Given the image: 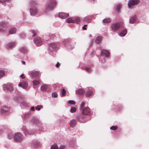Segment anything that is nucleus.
<instances>
[{
  "instance_id": "nucleus-1",
  "label": "nucleus",
  "mask_w": 149,
  "mask_h": 149,
  "mask_svg": "<svg viewBox=\"0 0 149 149\" xmlns=\"http://www.w3.org/2000/svg\"><path fill=\"white\" fill-rule=\"evenodd\" d=\"M57 45L55 43L50 44L48 45V50L49 54L54 56L56 54V50L57 49Z\"/></svg>"
},
{
  "instance_id": "nucleus-2",
  "label": "nucleus",
  "mask_w": 149,
  "mask_h": 149,
  "mask_svg": "<svg viewBox=\"0 0 149 149\" xmlns=\"http://www.w3.org/2000/svg\"><path fill=\"white\" fill-rule=\"evenodd\" d=\"M41 11H42V10H38L37 8L35 6L32 7L30 10V14L31 15H34L37 14L40 15H42L44 12L43 11L41 12Z\"/></svg>"
},
{
  "instance_id": "nucleus-3",
  "label": "nucleus",
  "mask_w": 149,
  "mask_h": 149,
  "mask_svg": "<svg viewBox=\"0 0 149 149\" xmlns=\"http://www.w3.org/2000/svg\"><path fill=\"white\" fill-rule=\"evenodd\" d=\"M123 27L122 23L116 22L112 24L111 25V28L113 31H118L119 29Z\"/></svg>"
},
{
  "instance_id": "nucleus-4",
  "label": "nucleus",
  "mask_w": 149,
  "mask_h": 149,
  "mask_svg": "<svg viewBox=\"0 0 149 149\" xmlns=\"http://www.w3.org/2000/svg\"><path fill=\"white\" fill-rule=\"evenodd\" d=\"M49 3L47 7L46 8V10H52L55 6L56 2L55 0H48Z\"/></svg>"
},
{
  "instance_id": "nucleus-5",
  "label": "nucleus",
  "mask_w": 149,
  "mask_h": 149,
  "mask_svg": "<svg viewBox=\"0 0 149 149\" xmlns=\"http://www.w3.org/2000/svg\"><path fill=\"white\" fill-rule=\"evenodd\" d=\"M86 118V116L85 115H80L76 117L78 122L80 123L86 122L88 120H86L85 119Z\"/></svg>"
},
{
  "instance_id": "nucleus-6",
  "label": "nucleus",
  "mask_w": 149,
  "mask_h": 149,
  "mask_svg": "<svg viewBox=\"0 0 149 149\" xmlns=\"http://www.w3.org/2000/svg\"><path fill=\"white\" fill-rule=\"evenodd\" d=\"M80 19L78 17L72 18L70 17L67 19V22L68 23H77L79 22Z\"/></svg>"
},
{
  "instance_id": "nucleus-7",
  "label": "nucleus",
  "mask_w": 149,
  "mask_h": 149,
  "mask_svg": "<svg viewBox=\"0 0 149 149\" xmlns=\"http://www.w3.org/2000/svg\"><path fill=\"white\" fill-rule=\"evenodd\" d=\"M3 88L4 90L11 91L13 90V88L12 84H7L3 85Z\"/></svg>"
},
{
  "instance_id": "nucleus-8",
  "label": "nucleus",
  "mask_w": 149,
  "mask_h": 149,
  "mask_svg": "<svg viewBox=\"0 0 149 149\" xmlns=\"http://www.w3.org/2000/svg\"><path fill=\"white\" fill-rule=\"evenodd\" d=\"M34 42L37 46H39L42 45V41L40 37H38L34 38Z\"/></svg>"
},
{
  "instance_id": "nucleus-9",
  "label": "nucleus",
  "mask_w": 149,
  "mask_h": 149,
  "mask_svg": "<svg viewBox=\"0 0 149 149\" xmlns=\"http://www.w3.org/2000/svg\"><path fill=\"white\" fill-rule=\"evenodd\" d=\"M139 0H130L128 1V5L129 7L132 6L137 5L139 3Z\"/></svg>"
},
{
  "instance_id": "nucleus-10",
  "label": "nucleus",
  "mask_w": 149,
  "mask_h": 149,
  "mask_svg": "<svg viewBox=\"0 0 149 149\" xmlns=\"http://www.w3.org/2000/svg\"><path fill=\"white\" fill-rule=\"evenodd\" d=\"M7 26V24L4 22L0 23V32L1 33L4 32L6 31V27Z\"/></svg>"
},
{
  "instance_id": "nucleus-11",
  "label": "nucleus",
  "mask_w": 149,
  "mask_h": 149,
  "mask_svg": "<svg viewBox=\"0 0 149 149\" xmlns=\"http://www.w3.org/2000/svg\"><path fill=\"white\" fill-rule=\"evenodd\" d=\"M14 139L15 141L18 142H21L23 140L21 135L19 133H17L15 135Z\"/></svg>"
},
{
  "instance_id": "nucleus-12",
  "label": "nucleus",
  "mask_w": 149,
  "mask_h": 149,
  "mask_svg": "<svg viewBox=\"0 0 149 149\" xmlns=\"http://www.w3.org/2000/svg\"><path fill=\"white\" fill-rule=\"evenodd\" d=\"M40 74L39 72L36 71H31L29 72V74L30 77H36L39 76Z\"/></svg>"
},
{
  "instance_id": "nucleus-13",
  "label": "nucleus",
  "mask_w": 149,
  "mask_h": 149,
  "mask_svg": "<svg viewBox=\"0 0 149 149\" xmlns=\"http://www.w3.org/2000/svg\"><path fill=\"white\" fill-rule=\"evenodd\" d=\"M19 87H21L23 88L26 89L28 86V84L26 81H23L18 84Z\"/></svg>"
},
{
  "instance_id": "nucleus-14",
  "label": "nucleus",
  "mask_w": 149,
  "mask_h": 149,
  "mask_svg": "<svg viewBox=\"0 0 149 149\" xmlns=\"http://www.w3.org/2000/svg\"><path fill=\"white\" fill-rule=\"evenodd\" d=\"M40 144V142L38 141L35 140L32 141L31 146L32 148H37L39 146Z\"/></svg>"
},
{
  "instance_id": "nucleus-15",
  "label": "nucleus",
  "mask_w": 149,
  "mask_h": 149,
  "mask_svg": "<svg viewBox=\"0 0 149 149\" xmlns=\"http://www.w3.org/2000/svg\"><path fill=\"white\" fill-rule=\"evenodd\" d=\"M8 108L6 107H2L0 111V114H6L8 112Z\"/></svg>"
},
{
  "instance_id": "nucleus-16",
  "label": "nucleus",
  "mask_w": 149,
  "mask_h": 149,
  "mask_svg": "<svg viewBox=\"0 0 149 149\" xmlns=\"http://www.w3.org/2000/svg\"><path fill=\"white\" fill-rule=\"evenodd\" d=\"M31 122L36 125L39 124L40 122L39 120L36 117H33L31 120Z\"/></svg>"
},
{
  "instance_id": "nucleus-17",
  "label": "nucleus",
  "mask_w": 149,
  "mask_h": 149,
  "mask_svg": "<svg viewBox=\"0 0 149 149\" xmlns=\"http://www.w3.org/2000/svg\"><path fill=\"white\" fill-rule=\"evenodd\" d=\"M16 45L15 42H12L7 43L6 45V47L7 49H10L14 47Z\"/></svg>"
},
{
  "instance_id": "nucleus-18",
  "label": "nucleus",
  "mask_w": 149,
  "mask_h": 149,
  "mask_svg": "<svg viewBox=\"0 0 149 149\" xmlns=\"http://www.w3.org/2000/svg\"><path fill=\"white\" fill-rule=\"evenodd\" d=\"M22 131L25 135L28 134L29 135H31L33 134L34 133V132L33 130H31L28 132L27 131L26 129L24 128H23Z\"/></svg>"
},
{
  "instance_id": "nucleus-19",
  "label": "nucleus",
  "mask_w": 149,
  "mask_h": 149,
  "mask_svg": "<svg viewBox=\"0 0 149 149\" xmlns=\"http://www.w3.org/2000/svg\"><path fill=\"white\" fill-rule=\"evenodd\" d=\"M90 109L88 107H86L84 108L82 111V113L83 115H87L90 113Z\"/></svg>"
},
{
  "instance_id": "nucleus-20",
  "label": "nucleus",
  "mask_w": 149,
  "mask_h": 149,
  "mask_svg": "<svg viewBox=\"0 0 149 149\" xmlns=\"http://www.w3.org/2000/svg\"><path fill=\"white\" fill-rule=\"evenodd\" d=\"M69 16V14L68 13H59L58 16L59 17L62 18V19H65L66 18Z\"/></svg>"
},
{
  "instance_id": "nucleus-21",
  "label": "nucleus",
  "mask_w": 149,
  "mask_h": 149,
  "mask_svg": "<svg viewBox=\"0 0 149 149\" xmlns=\"http://www.w3.org/2000/svg\"><path fill=\"white\" fill-rule=\"evenodd\" d=\"M127 33V31L126 29H124L122 30L121 31L120 33H118V35L121 36H124Z\"/></svg>"
},
{
  "instance_id": "nucleus-22",
  "label": "nucleus",
  "mask_w": 149,
  "mask_h": 149,
  "mask_svg": "<svg viewBox=\"0 0 149 149\" xmlns=\"http://www.w3.org/2000/svg\"><path fill=\"white\" fill-rule=\"evenodd\" d=\"M93 91L91 88L88 89L87 92L86 93V95L87 97H89L92 95Z\"/></svg>"
},
{
  "instance_id": "nucleus-23",
  "label": "nucleus",
  "mask_w": 149,
  "mask_h": 149,
  "mask_svg": "<svg viewBox=\"0 0 149 149\" xmlns=\"http://www.w3.org/2000/svg\"><path fill=\"white\" fill-rule=\"evenodd\" d=\"M101 55L104 54L105 56L108 57L109 54V52L107 50L103 49L101 52Z\"/></svg>"
},
{
  "instance_id": "nucleus-24",
  "label": "nucleus",
  "mask_w": 149,
  "mask_h": 149,
  "mask_svg": "<svg viewBox=\"0 0 149 149\" xmlns=\"http://www.w3.org/2000/svg\"><path fill=\"white\" fill-rule=\"evenodd\" d=\"M136 15H134L131 17L130 19L129 22L130 24H132L134 23L136 21Z\"/></svg>"
},
{
  "instance_id": "nucleus-25",
  "label": "nucleus",
  "mask_w": 149,
  "mask_h": 149,
  "mask_svg": "<svg viewBox=\"0 0 149 149\" xmlns=\"http://www.w3.org/2000/svg\"><path fill=\"white\" fill-rule=\"evenodd\" d=\"M75 92L77 94L81 95L84 92V91L82 89L79 88L77 90H76Z\"/></svg>"
},
{
  "instance_id": "nucleus-26",
  "label": "nucleus",
  "mask_w": 149,
  "mask_h": 149,
  "mask_svg": "<svg viewBox=\"0 0 149 149\" xmlns=\"http://www.w3.org/2000/svg\"><path fill=\"white\" fill-rule=\"evenodd\" d=\"M19 50L20 52L24 54H26L27 52L26 48L24 47H20L19 49Z\"/></svg>"
},
{
  "instance_id": "nucleus-27",
  "label": "nucleus",
  "mask_w": 149,
  "mask_h": 149,
  "mask_svg": "<svg viewBox=\"0 0 149 149\" xmlns=\"http://www.w3.org/2000/svg\"><path fill=\"white\" fill-rule=\"evenodd\" d=\"M77 124V121L75 120H71L70 122V124L71 127H74Z\"/></svg>"
},
{
  "instance_id": "nucleus-28",
  "label": "nucleus",
  "mask_w": 149,
  "mask_h": 149,
  "mask_svg": "<svg viewBox=\"0 0 149 149\" xmlns=\"http://www.w3.org/2000/svg\"><path fill=\"white\" fill-rule=\"evenodd\" d=\"M30 36L33 37L36 35V31L34 30H31L29 31Z\"/></svg>"
},
{
  "instance_id": "nucleus-29",
  "label": "nucleus",
  "mask_w": 149,
  "mask_h": 149,
  "mask_svg": "<svg viewBox=\"0 0 149 149\" xmlns=\"http://www.w3.org/2000/svg\"><path fill=\"white\" fill-rule=\"evenodd\" d=\"M16 29L15 27H13L9 31V33L10 34H13L16 33Z\"/></svg>"
},
{
  "instance_id": "nucleus-30",
  "label": "nucleus",
  "mask_w": 149,
  "mask_h": 149,
  "mask_svg": "<svg viewBox=\"0 0 149 149\" xmlns=\"http://www.w3.org/2000/svg\"><path fill=\"white\" fill-rule=\"evenodd\" d=\"M102 37L100 36H98L96 38L95 42L97 44L99 43L102 41Z\"/></svg>"
},
{
  "instance_id": "nucleus-31",
  "label": "nucleus",
  "mask_w": 149,
  "mask_h": 149,
  "mask_svg": "<svg viewBox=\"0 0 149 149\" xmlns=\"http://www.w3.org/2000/svg\"><path fill=\"white\" fill-rule=\"evenodd\" d=\"M81 68L82 69H85V70L87 72H90L91 71V69L89 66H87L85 67H81Z\"/></svg>"
},
{
  "instance_id": "nucleus-32",
  "label": "nucleus",
  "mask_w": 149,
  "mask_h": 149,
  "mask_svg": "<svg viewBox=\"0 0 149 149\" xmlns=\"http://www.w3.org/2000/svg\"><path fill=\"white\" fill-rule=\"evenodd\" d=\"M29 3L30 6H33L36 4L37 3V2L36 0H32L30 1Z\"/></svg>"
},
{
  "instance_id": "nucleus-33",
  "label": "nucleus",
  "mask_w": 149,
  "mask_h": 149,
  "mask_svg": "<svg viewBox=\"0 0 149 149\" xmlns=\"http://www.w3.org/2000/svg\"><path fill=\"white\" fill-rule=\"evenodd\" d=\"M121 7V5L120 4H118L115 6V8L116 11H117L118 13L119 12V10Z\"/></svg>"
},
{
  "instance_id": "nucleus-34",
  "label": "nucleus",
  "mask_w": 149,
  "mask_h": 149,
  "mask_svg": "<svg viewBox=\"0 0 149 149\" xmlns=\"http://www.w3.org/2000/svg\"><path fill=\"white\" fill-rule=\"evenodd\" d=\"M31 115L30 113H27L24 114L23 115V116H22V117H23L24 119H27V118H28L29 117V116Z\"/></svg>"
},
{
  "instance_id": "nucleus-35",
  "label": "nucleus",
  "mask_w": 149,
  "mask_h": 149,
  "mask_svg": "<svg viewBox=\"0 0 149 149\" xmlns=\"http://www.w3.org/2000/svg\"><path fill=\"white\" fill-rule=\"evenodd\" d=\"M111 19L109 18H105L102 20V22L104 23H109Z\"/></svg>"
},
{
  "instance_id": "nucleus-36",
  "label": "nucleus",
  "mask_w": 149,
  "mask_h": 149,
  "mask_svg": "<svg viewBox=\"0 0 149 149\" xmlns=\"http://www.w3.org/2000/svg\"><path fill=\"white\" fill-rule=\"evenodd\" d=\"M47 88V86L45 84L41 86L40 89L41 91H45Z\"/></svg>"
},
{
  "instance_id": "nucleus-37",
  "label": "nucleus",
  "mask_w": 149,
  "mask_h": 149,
  "mask_svg": "<svg viewBox=\"0 0 149 149\" xmlns=\"http://www.w3.org/2000/svg\"><path fill=\"white\" fill-rule=\"evenodd\" d=\"M50 149H58V147L56 143H54L51 146Z\"/></svg>"
},
{
  "instance_id": "nucleus-38",
  "label": "nucleus",
  "mask_w": 149,
  "mask_h": 149,
  "mask_svg": "<svg viewBox=\"0 0 149 149\" xmlns=\"http://www.w3.org/2000/svg\"><path fill=\"white\" fill-rule=\"evenodd\" d=\"M33 84L35 86H37L40 84V82L38 80H34L33 81Z\"/></svg>"
},
{
  "instance_id": "nucleus-39",
  "label": "nucleus",
  "mask_w": 149,
  "mask_h": 149,
  "mask_svg": "<svg viewBox=\"0 0 149 149\" xmlns=\"http://www.w3.org/2000/svg\"><path fill=\"white\" fill-rule=\"evenodd\" d=\"M70 40L69 39L65 40L63 42V44L64 45L68 44L70 42Z\"/></svg>"
},
{
  "instance_id": "nucleus-40",
  "label": "nucleus",
  "mask_w": 149,
  "mask_h": 149,
  "mask_svg": "<svg viewBox=\"0 0 149 149\" xmlns=\"http://www.w3.org/2000/svg\"><path fill=\"white\" fill-rule=\"evenodd\" d=\"M22 97H20L19 96H17L15 97V100L17 102H19V101L21 100Z\"/></svg>"
},
{
  "instance_id": "nucleus-41",
  "label": "nucleus",
  "mask_w": 149,
  "mask_h": 149,
  "mask_svg": "<svg viewBox=\"0 0 149 149\" xmlns=\"http://www.w3.org/2000/svg\"><path fill=\"white\" fill-rule=\"evenodd\" d=\"M74 47V46L73 45H72L71 44H70L67 46V49L69 50H71Z\"/></svg>"
},
{
  "instance_id": "nucleus-42",
  "label": "nucleus",
  "mask_w": 149,
  "mask_h": 149,
  "mask_svg": "<svg viewBox=\"0 0 149 149\" xmlns=\"http://www.w3.org/2000/svg\"><path fill=\"white\" fill-rule=\"evenodd\" d=\"M13 137V134L11 133H9L8 134V138L9 139H12Z\"/></svg>"
},
{
  "instance_id": "nucleus-43",
  "label": "nucleus",
  "mask_w": 149,
  "mask_h": 149,
  "mask_svg": "<svg viewBox=\"0 0 149 149\" xmlns=\"http://www.w3.org/2000/svg\"><path fill=\"white\" fill-rule=\"evenodd\" d=\"M76 109L75 107H71L70 110V112L72 113H73L76 111Z\"/></svg>"
},
{
  "instance_id": "nucleus-44",
  "label": "nucleus",
  "mask_w": 149,
  "mask_h": 149,
  "mask_svg": "<svg viewBox=\"0 0 149 149\" xmlns=\"http://www.w3.org/2000/svg\"><path fill=\"white\" fill-rule=\"evenodd\" d=\"M43 107V106L41 105H38L37 107H36V109L37 110H38L39 111L40 110L41 108L42 109Z\"/></svg>"
},
{
  "instance_id": "nucleus-45",
  "label": "nucleus",
  "mask_w": 149,
  "mask_h": 149,
  "mask_svg": "<svg viewBox=\"0 0 149 149\" xmlns=\"http://www.w3.org/2000/svg\"><path fill=\"white\" fill-rule=\"evenodd\" d=\"M118 128V127L116 126H112L110 127V129L112 130H116Z\"/></svg>"
},
{
  "instance_id": "nucleus-46",
  "label": "nucleus",
  "mask_w": 149,
  "mask_h": 149,
  "mask_svg": "<svg viewBox=\"0 0 149 149\" xmlns=\"http://www.w3.org/2000/svg\"><path fill=\"white\" fill-rule=\"evenodd\" d=\"M5 72L4 71L1 70L0 71V78L4 75Z\"/></svg>"
},
{
  "instance_id": "nucleus-47",
  "label": "nucleus",
  "mask_w": 149,
  "mask_h": 149,
  "mask_svg": "<svg viewBox=\"0 0 149 149\" xmlns=\"http://www.w3.org/2000/svg\"><path fill=\"white\" fill-rule=\"evenodd\" d=\"M68 103L70 105H74L75 104V102L73 100H69Z\"/></svg>"
},
{
  "instance_id": "nucleus-48",
  "label": "nucleus",
  "mask_w": 149,
  "mask_h": 149,
  "mask_svg": "<svg viewBox=\"0 0 149 149\" xmlns=\"http://www.w3.org/2000/svg\"><path fill=\"white\" fill-rule=\"evenodd\" d=\"M65 93L66 91L65 89L64 88L61 91V93L62 95L63 96H64L65 95Z\"/></svg>"
},
{
  "instance_id": "nucleus-49",
  "label": "nucleus",
  "mask_w": 149,
  "mask_h": 149,
  "mask_svg": "<svg viewBox=\"0 0 149 149\" xmlns=\"http://www.w3.org/2000/svg\"><path fill=\"white\" fill-rule=\"evenodd\" d=\"M57 94L56 93L54 92L52 93V96L53 97H57Z\"/></svg>"
},
{
  "instance_id": "nucleus-50",
  "label": "nucleus",
  "mask_w": 149,
  "mask_h": 149,
  "mask_svg": "<svg viewBox=\"0 0 149 149\" xmlns=\"http://www.w3.org/2000/svg\"><path fill=\"white\" fill-rule=\"evenodd\" d=\"M84 21H86L88 23H90V22L91 20V19H89L88 18H86L84 19Z\"/></svg>"
},
{
  "instance_id": "nucleus-51",
  "label": "nucleus",
  "mask_w": 149,
  "mask_h": 149,
  "mask_svg": "<svg viewBox=\"0 0 149 149\" xmlns=\"http://www.w3.org/2000/svg\"><path fill=\"white\" fill-rule=\"evenodd\" d=\"M22 104L24 107H27L28 105V104L25 102H22Z\"/></svg>"
},
{
  "instance_id": "nucleus-52",
  "label": "nucleus",
  "mask_w": 149,
  "mask_h": 149,
  "mask_svg": "<svg viewBox=\"0 0 149 149\" xmlns=\"http://www.w3.org/2000/svg\"><path fill=\"white\" fill-rule=\"evenodd\" d=\"M70 147L72 148H76L77 146L76 144L74 143L73 144V145H72L71 146H70Z\"/></svg>"
},
{
  "instance_id": "nucleus-53",
  "label": "nucleus",
  "mask_w": 149,
  "mask_h": 149,
  "mask_svg": "<svg viewBox=\"0 0 149 149\" xmlns=\"http://www.w3.org/2000/svg\"><path fill=\"white\" fill-rule=\"evenodd\" d=\"M59 149H65V147L63 145H61L59 147Z\"/></svg>"
},
{
  "instance_id": "nucleus-54",
  "label": "nucleus",
  "mask_w": 149,
  "mask_h": 149,
  "mask_svg": "<svg viewBox=\"0 0 149 149\" xmlns=\"http://www.w3.org/2000/svg\"><path fill=\"white\" fill-rule=\"evenodd\" d=\"M83 133V132L82 131H78L77 133V134H78V135H80L81 134H82Z\"/></svg>"
},
{
  "instance_id": "nucleus-55",
  "label": "nucleus",
  "mask_w": 149,
  "mask_h": 149,
  "mask_svg": "<svg viewBox=\"0 0 149 149\" xmlns=\"http://www.w3.org/2000/svg\"><path fill=\"white\" fill-rule=\"evenodd\" d=\"M87 26V25L85 24L84 25V26L82 27V29L84 30H86V28L85 27L86 26Z\"/></svg>"
},
{
  "instance_id": "nucleus-56",
  "label": "nucleus",
  "mask_w": 149,
  "mask_h": 149,
  "mask_svg": "<svg viewBox=\"0 0 149 149\" xmlns=\"http://www.w3.org/2000/svg\"><path fill=\"white\" fill-rule=\"evenodd\" d=\"M55 36V35L54 34H52V35L50 36V38H51V39H53L54 37Z\"/></svg>"
},
{
  "instance_id": "nucleus-57",
  "label": "nucleus",
  "mask_w": 149,
  "mask_h": 149,
  "mask_svg": "<svg viewBox=\"0 0 149 149\" xmlns=\"http://www.w3.org/2000/svg\"><path fill=\"white\" fill-rule=\"evenodd\" d=\"M60 64L58 62L57 63L56 65V66L57 68H58L60 66Z\"/></svg>"
},
{
  "instance_id": "nucleus-58",
  "label": "nucleus",
  "mask_w": 149,
  "mask_h": 149,
  "mask_svg": "<svg viewBox=\"0 0 149 149\" xmlns=\"http://www.w3.org/2000/svg\"><path fill=\"white\" fill-rule=\"evenodd\" d=\"M34 108H35L34 107H31V109L32 111H35Z\"/></svg>"
},
{
  "instance_id": "nucleus-59",
  "label": "nucleus",
  "mask_w": 149,
  "mask_h": 149,
  "mask_svg": "<svg viewBox=\"0 0 149 149\" xmlns=\"http://www.w3.org/2000/svg\"><path fill=\"white\" fill-rule=\"evenodd\" d=\"M84 102H83V103L82 104H81V109H83V106H84Z\"/></svg>"
},
{
  "instance_id": "nucleus-60",
  "label": "nucleus",
  "mask_w": 149,
  "mask_h": 149,
  "mask_svg": "<svg viewBox=\"0 0 149 149\" xmlns=\"http://www.w3.org/2000/svg\"><path fill=\"white\" fill-rule=\"evenodd\" d=\"M24 74H22L20 75V77H22V79H24L25 78V77H24Z\"/></svg>"
},
{
  "instance_id": "nucleus-61",
  "label": "nucleus",
  "mask_w": 149,
  "mask_h": 149,
  "mask_svg": "<svg viewBox=\"0 0 149 149\" xmlns=\"http://www.w3.org/2000/svg\"><path fill=\"white\" fill-rule=\"evenodd\" d=\"M21 62L24 65H25V62L24 61H22Z\"/></svg>"
},
{
  "instance_id": "nucleus-62",
  "label": "nucleus",
  "mask_w": 149,
  "mask_h": 149,
  "mask_svg": "<svg viewBox=\"0 0 149 149\" xmlns=\"http://www.w3.org/2000/svg\"><path fill=\"white\" fill-rule=\"evenodd\" d=\"M3 132V131L1 129H0V134H1Z\"/></svg>"
},
{
  "instance_id": "nucleus-63",
  "label": "nucleus",
  "mask_w": 149,
  "mask_h": 149,
  "mask_svg": "<svg viewBox=\"0 0 149 149\" xmlns=\"http://www.w3.org/2000/svg\"><path fill=\"white\" fill-rule=\"evenodd\" d=\"M92 54H93V53H91V55H92Z\"/></svg>"
},
{
  "instance_id": "nucleus-64",
  "label": "nucleus",
  "mask_w": 149,
  "mask_h": 149,
  "mask_svg": "<svg viewBox=\"0 0 149 149\" xmlns=\"http://www.w3.org/2000/svg\"><path fill=\"white\" fill-rule=\"evenodd\" d=\"M103 61H104H104H105V60H104Z\"/></svg>"
}]
</instances>
